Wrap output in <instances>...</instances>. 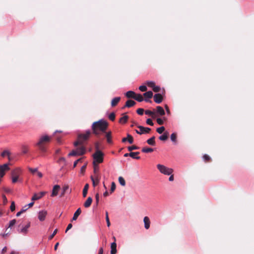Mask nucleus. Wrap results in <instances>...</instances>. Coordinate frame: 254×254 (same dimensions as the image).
<instances>
[{
	"mask_svg": "<svg viewBox=\"0 0 254 254\" xmlns=\"http://www.w3.org/2000/svg\"><path fill=\"white\" fill-rule=\"evenodd\" d=\"M108 127V123L103 119H101L93 123L92 129L95 135H99L100 132H105Z\"/></svg>",
	"mask_w": 254,
	"mask_h": 254,
	"instance_id": "obj_1",
	"label": "nucleus"
},
{
	"mask_svg": "<svg viewBox=\"0 0 254 254\" xmlns=\"http://www.w3.org/2000/svg\"><path fill=\"white\" fill-rule=\"evenodd\" d=\"M96 150L93 154V158L94 159L93 165L95 166L96 163H101L103 161V153L99 149L98 145L97 144L96 145Z\"/></svg>",
	"mask_w": 254,
	"mask_h": 254,
	"instance_id": "obj_2",
	"label": "nucleus"
},
{
	"mask_svg": "<svg viewBox=\"0 0 254 254\" xmlns=\"http://www.w3.org/2000/svg\"><path fill=\"white\" fill-rule=\"evenodd\" d=\"M157 167L161 173L166 175H170L173 172L172 169L168 168L163 165L158 164Z\"/></svg>",
	"mask_w": 254,
	"mask_h": 254,
	"instance_id": "obj_3",
	"label": "nucleus"
},
{
	"mask_svg": "<svg viewBox=\"0 0 254 254\" xmlns=\"http://www.w3.org/2000/svg\"><path fill=\"white\" fill-rule=\"evenodd\" d=\"M91 134V131L87 130L86 131L85 133H81L78 134V139L80 141V143L82 144L89 138Z\"/></svg>",
	"mask_w": 254,
	"mask_h": 254,
	"instance_id": "obj_4",
	"label": "nucleus"
},
{
	"mask_svg": "<svg viewBox=\"0 0 254 254\" xmlns=\"http://www.w3.org/2000/svg\"><path fill=\"white\" fill-rule=\"evenodd\" d=\"M137 127L139 128V130L135 129V131L136 133L139 134L148 133L151 130V128L149 127H145L139 125L137 126Z\"/></svg>",
	"mask_w": 254,
	"mask_h": 254,
	"instance_id": "obj_5",
	"label": "nucleus"
},
{
	"mask_svg": "<svg viewBox=\"0 0 254 254\" xmlns=\"http://www.w3.org/2000/svg\"><path fill=\"white\" fill-rule=\"evenodd\" d=\"M50 140L51 137L47 135L42 136L40 137L39 141L36 144V145L44 144L45 143L49 142Z\"/></svg>",
	"mask_w": 254,
	"mask_h": 254,
	"instance_id": "obj_6",
	"label": "nucleus"
},
{
	"mask_svg": "<svg viewBox=\"0 0 254 254\" xmlns=\"http://www.w3.org/2000/svg\"><path fill=\"white\" fill-rule=\"evenodd\" d=\"M8 170H9V168L8 164L0 165V182H1V178H2L5 174V171Z\"/></svg>",
	"mask_w": 254,
	"mask_h": 254,
	"instance_id": "obj_7",
	"label": "nucleus"
},
{
	"mask_svg": "<svg viewBox=\"0 0 254 254\" xmlns=\"http://www.w3.org/2000/svg\"><path fill=\"white\" fill-rule=\"evenodd\" d=\"M30 225L31 223L29 222L26 225L22 227L21 229H18L17 230L18 232L24 235H26L28 232V229L30 227Z\"/></svg>",
	"mask_w": 254,
	"mask_h": 254,
	"instance_id": "obj_8",
	"label": "nucleus"
},
{
	"mask_svg": "<svg viewBox=\"0 0 254 254\" xmlns=\"http://www.w3.org/2000/svg\"><path fill=\"white\" fill-rule=\"evenodd\" d=\"M19 169H16L11 172V175H12V182L13 183H15L18 181V176H19Z\"/></svg>",
	"mask_w": 254,
	"mask_h": 254,
	"instance_id": "obj_9",
	"label": "nucleus"
},
{
	"mask_svg": "<svg viewBox=\"0 0 254 254\" xmlns=\"http://www.w3.org/2000/svg\"><path fill=\"white\" fill-rule=\"evenodd\" d=\"M47 193L46 191H41L38 193H34L31 198L32 201H35L42 198Z\"/></svg>",
	"mask_w": 254,
	"mask_h": 254,
	"instance_id": "obj_10",
	"label": "nucleus"
},
{
	"mask_svg": "<svg viewBox=\"0 0 254 254\" xmlns=\"http://www.w3.org/2000/svg\"><path fill=\"white\" fill-rule=\"evenodd\" d=\"M153 97L154 102L157 104L161 103L163 101V97L160 93L155 94Z\"/></svg>",
	"mask_w": 254,
	"mask_h": 254,
	"instance_id": "obj_11",
	"label": "nucleus"
},
{
	"mask_svg": "<svg viewBox=\"0 0 254 254\" xmlns=\"http://www.w3.org/2000/svg\"><path fill=\"white\" fill-rule=\"evenodd\" d=\"M60 189V186L58 185H55L53 188L52 192L51 193V196L54 197L57 196L58 194V192Z\"/></svg>",
	"mask_w": 254,
	"mask_h": 254,
	"instance_id": "obj_12",
	"label": "nucleus"
},
{
	"mask_svg": "<svg viewBox=\"0 0 254 254\" xmlns=\"http://www.w3.org/2000/svg\"><path fill=\"white\" fill-rule=\"evenodd\" d=\"M47 211L45 210H42L39 211L38 214V219L40 221H43L45 220V217L47 215Z\"/></svg>",
	"mask_w": 254,
	"mask_h": 254,
	"instance_id": "obj_13",
	"label": "nucleus"
},
{
	"mask_svg": "<svg viewBox=\"0 0 254 254\" xmlns=\"http://www.w3.org/2000/svg\"><path fill=\"white\" fill-rule=\"evenodd\" d=\"M143 222L144 224V228L147 230L150 228V221L149 218L147 216H145L143 218Z\"/></svg>",
	"mask_w": 254,
	"mask_h": 254,
	"instance_id": "obj_14",
	"label": "nucleus"
},
{
	"mask_svg": "<svg viewBox=\"0 0 254 254\" xmlns=\"http://www.w3.org/2000/svg\"><path fill=\"white\" fill-rule=\"evenodd\" d=\"M113 238L115 240V242L112 243L111 244V254H116L117 253V244L115 242V237H114Z\"/></svg>",
	"mask_w": 254,
	"mask_h": 254,
	"instance_id": "obj_15",
	"label": "nucleus"
},
{
	"mask_svg": "<svg viewBox=\"0 0 254 254\" xmlns=\"http://www.w3.org/2000/svg\"><path fill=\"white\" fill-rule=\"evenodd\" d=\"M135 104V102L134 101L128 100L126 102L125 106L123 108L124 109L125 107L130 108L134 106Z\"/></svg>",
	"mask_w": 254,
	"mask_h": 254,
	"instance_id": "obj_16",
	"label": "nucleus"
},
{
	"mask_svg": "<svg viewBox=\"0 0 254 254\" xmlns=\"http://www.w3.org/2000/svg\"><path fill=\"white\" fill-rule=\"evenodd\" d=\"M76 151H77L78 155H83L86 152L85 148L84 146L80 147L77 148Z\"/></svg>",
	"mask_w": 254,
	"mask_h": 254,
	"instance_id": "obj_17",
	"label": "nucleus"
},
{
	"mask_svg": "<svg viewBox=\"0 0 254 254\" xmlns=\"http://www.w3.org/2000/svg\"><path fill=\"white\" fill-rule=\"evenodd\" d=\"M92 202V198L91 197H88L87 200L84 203L83 205L85 208H88L91 205Z\"/></svg>",
	"mask_w": 254,
	"mask_h": 254,
	"instance_id": "obj_18",
	"label": "nucleus"
},
{
	"mask_svg": "<svg viewBox=\"0 0 254 254\" xmlns=\"http://www.w3.org/2000/svg\"><path fill=\"white\" fill-rule=\"evenodd\" d=\"M156 112L160 116L164 115L165 113L163 108L161 106H157L156 107Z\"/></svg>",
	"mask_w": 254,
	"mask_h": 254,
	"instance_id": "obj_19",
	"label": "nucleus"
},
{
	"mask_svg": "<svg viewBox=\"0 0 254 254\" xmlns=\"http://www.w3.org/2000/svg\"><path fill=\"white\" fill-rule=\"evenodd\" d=\"M81 212L80 208H78L74 212L72 217V220H76Z\"/></svg>",
	"mask_w": 254,
	"mask_h": 254,
	"instance_id": "obj_20",
	"label": "nucleus"
},
{
	"mask_svg": "<svg viewBox=\"0 0 254 254\" xmlns=\"http://www.w3.org/2000/svg\"><path fill=\"white\" fill-rule=\"evenodd\" d=\"M139 154V152H131L129 153V155L130 157H131V158H132L133 159H139L140 157L138 156H137Z\"/></svg>",
	"mask_w": 254,
	"mask_h": 254,
	"instance_id": "obj_21",
	"label": "nucleus"
},
{
	"mask_svg": "<svg viewBox=\"0 0 254 254\" xmlns=\"http://www.w3.org/2000/svg\"><path fill=\"white\" fill-rule=\"evenodd\" d=\"M155 137L153 136L150 138L149 139H147L146 142L149 145L154 146L155 145Z\"/></svg>",
	"mask_w": 254,
	"mask_h": 254,
	"instance_id": "obj_22",
	"label": "nucleus"
},
{
	"mask_svg": "<svg viewBox=\"0 0 254 254\" xmlns=\"http://www.w3.org/2000/svg\"><path fill=\"white\" fill-rule=\"evenodd\" d=\"M121 98L119 97L113 98L111 102V105L112 107L115 106L120 101Z\"/></svg>",
	"mask_w": 254,
	"mask_h": 254,
	"instance_id": "obj_23",
	"label": "nucleus"
},
{
	"mask_svg": "<svg viewBox=\"0 0 254 254\" xmlns=\"http://www.w3.org/2000/svg\"><path fill=\"white\" fill-rule=\"evenodd\" d=\"M135 93L132 91H128L126 93V96L127 98H132L134 99Z\"/></svg>",
	"mask_w": 254,
	"mask_h": 254,
	"instance_id": "obj_24",
	"label": "nucleus"
},
{
	"mask_svg": "<svg viewBox=\"0 0 254 254\" xmlns=\"http://www.w3.org/2000/svg\"><path fill=\"white\" fill-rule=\"evenodd\" d=\"M88 188H89V185L88 184H86L84 186L83 190V196L84 197H85L86 196Z\"/></svg>",
	"mask_w": 254,
	"mask_h": 254,
	"instance_id": "obj_25",
	"label": "nucleus"
},
{
	"mask_svg": "<svg viewBox=\"0 0 254 254\" xmlns=\"http://www.w3.org/2000/svg\"><path fill=\"white\" fill-rule=\"evenodd\" d=\"M143 96L145 97V98L150 99L153 96V93L151 91H149L144 93L143 94Z\"/></svg>",
	"mask_w": 254,
	"mask_h": 254,
	"instance_id": "obj_26",
	"label": "nucleus"
},
{
	"mask_svg": "<svg viewBox=\"0 0 254 254\" xmlns=\"http://www.w3.org/2000/svg\"><path fill=\"white\" fill-rule=\"evenodd\" d=\"M134 99L139 102L143 101L144 100L142 96L140 94L135 95Z\"/></svg>",
	"mask_w": 254,
	"mask_h": 254,
	"instance_id": "obj_27",
	"label": "nucleus"
},
{
	"mask_svg": "<svg viewBox=\"0 0 254 254\" xmlns=\"http://www.w3.org/2000/svg\"><path fill=\"white\" fill-rule=\"evenodd\" d=\"M21 151L22 154H26L28 152V147L25 145H22L21 146Z\"/></svg>",
	"mask_w": 254,
	"mask_h": 254,
	"instance_id": "obj_28",
	"label": "nucleus"
},
{
	"mask_svg": "<svg viewBox=\"0 0 254 254\" xmlns=\"http://www.w3.org/2000/svg\"><path fill=\"white\" fill-rule=\"evenodd\" d=\"M106 137L108 143H111L112 142L111 139V132H108L106 133Z\"/></svg>",
	"mask_w": 254,
	"mask_h": 254,
	"instance_id": "obj_29",
	"label": "nucleus"
},
{
	"mask_svg": "<svg viewBox=\"0 0 254 254\" xmlns=\"http://www.w3.org/2000/svg\"><path fill=\"white\" fill-rule=\"evenodd\" d=\"M36 146H38L39 147V148L40 150L43 153H45L47 151V149L44 145V144H41V145H36Z\"/></svg>",
	"mask_w": 254,
	"mask_h": 254,
	"instance_id": "obj_30",
	"label": "nucleus"
},
{
	"mask_svg": "<svg viewBox=\"0 0 254 254\" xmlns=\"http://www.w3.org/2000/svg\"><path fill=\"white\" fill-rule=\"evenodd\" d=\"M128 118V117L127 115H125L120 119L119 122L120 123L125 124L127 123Z\"/></svg>",
	"mask_w": 254,
	"mask_h": 254,
	"instance_id": "obj_31",
	"label": "nucleus"
},
{
	"mask_svg": "<svg viewBox=\"0 0 254 254\" xmlns=\"http://www.w3.org/2000/svg\"><path fill=\"white\" fill-rule=\"evenodd\" d=\"M159 138L161 140H166L168 138V132H165L163 134L160 135Z\"/></svg>",
	"mask_w": 254,
	"mask_h": 254,
	"instance_id": "obj_32",
	"label": "nucleus"
},
{
	"mask_svg": "<svg viewBox=\"0 0 254 254\" xmlns=\"http://www.w3.org/2000/svg\"><path fill=\"white\" fill-rule=\"evenodd\" d=\"M153 151V148H143L142 149V152H144V153H150V152H151Z\"/></svg>",
	"mask_w": 254,
	"mask_h": 254,
	"instance_id": "obj_33",
	"label": "nucleus"
},
{
	"mask_svg": "<svg viewBox=\"0 0 254 254\" xmlns=\"http://www.w3.org/2000/svg\"><path fill=\"white\" fill-rule=\"evenodd\" d=\"M119 182L121 186H125L126 185V181L123 177H119Z\"/></svg>",
	"mask_w": 254,
	"mask_h": 254,
	"instance_id": "obj_34",
	"label": "nucleus"
},
{
	"mask_svg": "<svg viewBox=\"0 0 254 254\" xmlns=\"http://www.w3.org/2000/svg\"><path fill=\"white\" fill-rule=\"evenodd\" d=\"M145 114L147 115H149L152 117H154L155 116V113L154 112L150 111V110H146L145 111Z\"/></svg>",
	"mask_w": 254,
	"mask_h": 254,
	"instance_id": "obj_35",
	"label": "nucleus"
},
{
	"mask_svg": "<svg viewBox=\"0 0 254 254\" xmlns=\"http://www.w3.org/2000/svg\"><path fill=\"white\" fill-rule=\"evenodd\" d=\"M170 138L172 141L176 142L177 139L176 134L175 133H172L170 136Z\"/></svg>",
	"mask_w": 254,
	"mask_h": 254,
	"instance_id": "obj_36",
	"label": "nucleus"
},
{
	"mask_svg": "<svg viewBox=\"0 0 254 254\" xmlns=\"http://www.w3.org/2000/svg\"><path fill=\"white\" fill-rule=\"evenodd\" d=\"M164 130L165 127L163 126L158 127L156 129L157 132L159 134H161Z\"/></svg>",
	"mask_w": 254,
	"mask_h": 254,
	"instance_id": "obj_37",
	"label": "nucleus"
},
{
	"mask_svg": "<svg viewBox=\"0 0 254 254\" xmlns=\"http://www.w3.org/2000/svg\"><path fill=\"white\" fill-rule=\"evenodd\" d=\"M127 137L128 142L130 144L132 143L133 142V139L132 136L131 135L128 134L127 135Z\"/></svg>",
	"mask_w": 254,
	"mask_h": 254,
	"instance_id": "obj_38",
	"label": "nucleus"
},
{
	"mask_svg": "<svg viewBox=\"0 0 254 254\" xmlns=\"http://www.w3.org/2000/svg\"><path fill=\"white\" fill-rule=\"evenodd\" d=\"M16 220L13 219L9 221V225H8V228H11L13 226H14L16 223Z\"/></svg>",
	"mask_w": 254,
	"mask_h": 254,
	"instance_id": "obj_39",
	"label": "nucleus"
},
{
	"mask_svg": "<svg viewBox=\"0 0 254 254\" xmlns=\"http://www.w3.org/2000/svg\"><path fill=\"white\" fill-rule=\"evenodd\" d=\"M138 148H139L138 147H137L136 146H135V145H132V146H128L127 147V149L129 151H131L133 150H136V149H138Z\"/></svg>",
	"mask_w": 254,
	"mask_h": 254,
	"instance_id": "obj_40",
	"label": "nucleus"
},
{
	"mask_svg": "<svg viewBox=\"0 0 254 254\" xmlns=\"http://www.w3.org/2000/svg\"><path fill=\"white\" fill-rule=\"evenodd\" d=\"M93 185L94 186L97 185V184L99 183V180L98 178H96L95 179H93L92 177L91 178Z\"/></svg>",
	"mask_w": 254,
	"mask_h": 254,
	"instance_id": "obj_41",
	"label": "nucleus"
},
{
	"mask_svg": "<svg viewBox=\"0 0 254 254\" xmlns=\"http://www.w3.org/2000/svg\"><path fill=\"white\" fill-rule=\"evenodd\" d=\"M146 84L152 88L155 85V82L153 81H147Z\"/></svg>",
	"mask_w": 254,
	"mask_h": 254,
	"instance_id": "obj_42",
	"label": "nucleus"
},
{
	"mask_svg": "<svg viewBox=\"0 0 254 254\" xmlns=\"http://www.w3.org/2000/svg\"><path fill=\"white\" fill-rule=\"evenodd\" d=\"M116 189V185L114 182H112L111 187V193H112Z\"/></svg>",
	"mask_w": 254,
	"mask_h": 254,
	"instance_id": "obj_43",
	"label": "nucleus"
},
{
	"mask_svg": "<svg viewBox=\"0 0 254 254\" xmlns=\"http://www.w3.org/2000/svg\"><path fill=\"white\" fill-rule=\"evenodd\" d=\"M139 89L142 92H144L147 90V87L145 85H141L139 87Z\"/></svg>",
	"mask_w": 254,
	"mask_h": 254,
	"instance_id": "obj_44",
	"label": "nucleus"
},
{
	"mask_svg": "<svg viewBox=\"0 0 254 254\" xmlns=\"http://www.w3.org/2000/svg\"><path fill=\"white\" fill-rule=\"evenodd\" d=\"M109 118L112 121H114L115 119V114L114 113H111L109 116Z\"/></svg>",
	"mask_w": 254,
	"mask_h": 254,
	"instance_id": "obj_45",
	"label": "nucleus"
},
{
	"mask_svg": "<svg viewBox=\"0 0 254 254\" xmlns=\"http://www.w3.org/2000/svg\"><path fill=\"white\" fill-rule=\"evenodd\" d=\"M152 89L155 92H159L160 89V87L159 86H156L155 85L152 87Z\"/></svg>",
	"mask_w": 254,
	"mask_h": 254,
	"instance_id": "obj_46",
	"label": "nucleus"
},
{
	"mask_svg": "<svg viewBox=\"0 0 254 254\" xmlns=\"http://www.w3.org/2000/svg\"><path fill=\"white\" fill-rule=\"evenodd\" d=\"M137 113L139 115H142L144 112V109L142 108H139L136 111Z\"/></svg>",
	"mask_w": 254,
	"mask_h": 254,
	"instance_id": "obj_47",
	"label": "nucleus"
},
{
	"mask_svg": "<svg viewBox=\"0 0 254 254\" xmlns=\"http://www.w3.org/2000/svg\"><path fill=\"white\" fill-rule=\"evenodd\" d=\"M10 209L11 211H13L15 210V202L14 201L11 202Z\"/></svg>",
	"mask_w": 254,
	"mask_h": 254,
	"instance_id": "obj_48",
	"label": "nucleus"
},
{
	"mask_svg": "<svg viewBox=\"0 0 254 254\" xmlns=\"http://www.w3.org/2000/svg\"><path fill=\"white\" fill-rule=\"evenodd\" d=\"M2 198L3 205H5L7 202V199L6 198V196L4 194H3L2 195Z\"/></svg>",
	"mask_w": 254,
	"mask_h": 254,
	"instance_id": "obj_49",
	"label": "nucleus"
},
{
	"mask_svg": "<svg viewBox=\"0 0 254 254\" xmlns=\"http://www.w3.org/2000/svg\"><path fill=\"white\" fill-rule=\"evenodd\" d=\"M78 155L77 151L76 150H72L71 152L68 154V156H76Z\"/></svg>",
	"mask_w": 254,
	"mask_h": 254,
	"instance_id": "obj_50",
	"label": "nucleus"
},
{
	"mask_svg": "<svg viewBox=\"0 0 254 254\" xmlns=\"http://www.w3.org/2000/svg\"><path fill=\"white\" fill-rule=\"evenodd\" d=\"M57 229H55L54 230V231L53 232V233H52V235H51L49 237V240H51L54 237V236L57 234Z\"/></svg>",
	"mask_w": 254,
	"mask_h": 254,
	"instance_id": "obj_51",
	"label": "nucleus"
},
{
	"mask_svg": "<svg viewBox=\"0 0 254 254\" xmlns=\"http://www.w3.org/2000/svg\"><path fill=\"white\" fill-rule=\"evenodd\" d=\"M9 155V152L7 150H4L3 151L2 153H1V155L2 156V157H4L6 155Z\"/></svg>",
	"mask_w": 254,
	"mask_h": 254,
	"instance_id": "obj_52",
	"label": "nucleus"
},
{
	"mask_svg": "<svg viewBox=\"0 0 254 254\" xmlns=\"http://www.w3.org/2000/svg\"><path fill=\"white\" fill-rule=\"evenodd\" d=\"M29 208V207H28V205H24L22 207L21 210H20L22 213L25 212Z\"/></svg>",
	"mask_w": 254,
	"mask_h": 254,
	"instance_id": "obj_53",
	"label": "nucleus"
},
{
	"mask_svg": "<svg viewBox=\"0 0 254 254\" xmlns=\"http://www.w3.org/2000/svg\"><path fill=\"white\" fill-rule=\"evenodd\" d=\"M146 124L150 125V126H153V123L152 122V121L151 120V119H147V120H146Z\"/></svg>",
	"mask_w": 254,
	"mask_h": 254,
	"instance_id": "obj_54",
	"label": "nucleus"
},
{
	"mask_svg": "<svg viewBox=\"0 0 254 254\" xmlns=\"http://www.w3.org/2000/svg\"><path fill=\"white\" fill-rule=\"evenodd\" d=\"M157 122L159 125H163L164 123L163 120L161 119V118H158L157 119Z\"/></svg>",
	"mask_w": 254,
	"mask_h": 254,
	"instance_id": "obj_55",
	"label": "nucleus"
},
{
	"mask_svg": "<svg viewBox=\"0 0 254 254\" xmlns=\"http://www.w3.org/2000/svg\"><path fill=\"white\" fill-rule=\"evenodd\" d=\"M203 159L205 161H208L210 160V158L208 155L205 154L203 156Z\"/></svg>",
	"mask_w": 254,
	"mask_h": 254,
	"instance_id": "obj_56",
	"label": "nucleus"
},
{
	"mask_svg": "<svg viewBox=\"0 0 254 254\" xmlns=\"http://www.w3.org/2000/svg\"><path fill=\"white\" fill-rule=\"evenodd\" d=\"M95 198H96V205H97L98 203H99V195L98 193H97L95 195Z\"/></svg>",
	"mask_w": 254,
	"mask_h": 254,
	"instance_id": "obj_57",
	"label": "nucleus"
},
{
	"mask_svg": "<svg viewBox=\"0 0 254 254\" xmlns=\"http://www.w3.org/2000/svg\"><path fill=\"white\" fill-rule=\"evenodd\" d=\"M106 222H107V226L108 227H110L111 224H110V220H109V216L106 217Z\"/></svg>",
	"mask_w": 254,
	"mask_h": 254,
	"instance_id": "obj_58",
	"label": "nucleus"
},
{
	"mask_svg": "<svg viewBox=\"0 0 254 254\" xmlns=\"http://www.w3.org/2000/svg\"><path fill=\"white\" fill-rule=\"evenodd\" d=\"M72 227V225L70 223L67 225V227L65 230V233H66L69 229H70Z\"/></svg>",
	"mask_w": 254,
	"mask_h": 254,
	"instance_id": "obj_59",
	"label": "nucleus"
},
{
	"mask_svg": "<svg viewBox=\"0 0 254 254\" xmlns=\"http://www.w3.org/2000/svg\"><path fill=\"white\" fill-rule=\"evenodd\" d=\"M29 170L32 173H34L37 172V168H29Z\"/></svg>",
	"mask_w": 254,
	"mask_h": 254,
	"instance_id": "obj_60",
	"label": "nucleus"
},
{
	"mask_svg": "<svg viewBox=\"0 0 254 254\" xmlns=\"http://www.w3.org/2000/svg\"><path fill=\"white\" fill-rule=\"evenodd\" d=\"M78 145H82V143H80V140H79L78 139L77 140V141H76L74 142V145L75 146H77Z\"/></svg>",
	"mask_w": 254,
	"mask_h": 254,
	"instance_id": "obj_61",
	"label": "nucleus"
},
{
	"mask_svg": "<svg viewBox=\"0 0 254 254\" xmlns=\"http://www.w3.org/2000/svg\"><path fill=\"white\" fill-rule=\"evenodd\" d=\"M68 189V186L67 185L64 186L63 188V190L64 192H66V190Z\"/></svg>",
	"mask_w": 254,
	"mask_h": 254,
	"instance_id": "obj_62",
	"label": "nucleus"
},
{
	"mask_svg": "<svg viewBox=\"0 0 254 254\" xmlns=\"http://www.w3.org/2000/svg\"><path fill=\"white\" fill-rule=\"evenodd\" d=\"M98 170H99V167H98V165H97V163H96L95 166H94V172H96L97 171H98Z\"/></svg>",
	"mask_w": 254,
	"mask_h": 254,
	"instance_id": "obj_63",
	"label": "nucleus"
},
{
	"mask_svg": "<svg viewBox=\"0 0 254 254\" xmlns=\"http://www.w3.org/2000/svg\"><path fill=\"white\" fill-rule=\"evenodd\" d=\"M103 254V248L101 247L99 249L98 254Z\"/></svg>",
	"mask_w": 254,
	"mask_h": 254,
	"instance_id": "obj_64",
	"label": "nucleus"
}]
</instances>
